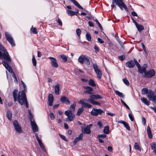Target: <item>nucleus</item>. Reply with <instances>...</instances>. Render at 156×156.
Returning a JSON list of instances; mask_svg holds the SVG:
<instances>
[{
    "label": "nucleus",
    "mask_w": 156,
    "mask_h": 156,
    "mask_svg": "<svg viewBox=\"0 0 156 156\" xmlns=\"http://www.w3.org/2000/svg\"><path fill=\"white\" fill-rule=\"evenodd\" d=\"M134 147L136 150H138L140 151H141V149L138 144L137 143H135L134 144Z\"/></svg>",
    "instance_id": "obj_39"
},
{
    "label": "nucleus",
    "mask_w": 156,
    "mask_h": 156,
    "mask_svg": "<svg viewBox=\"0 0 156 156\" xmlns=\"http://www.w3.org/2000/svg\"><path fill=\"white\" fill-rule=\"evenodd\" d=\"M81 32V30L80 29H77L76 30V33L78 36H80Z\"/></svg>",
    "instance_id": "obj_49"
},
{
    "label": "nucleus",
    "mask_w": 156,
    "mask_h": 156,
    "mask_svg": "<svg viewBox=\"0 0 156 156\" xmlns=\"http://www.w3.org/2000/svg\"><path fill=\"white\" fill-rule=\"evenodd\" d=\"M5 61H2V64L5 68L9 71V73H14L13 72L11 66H9V64H10L11 62V59L10 58V61L9 62L8 60H5Z\"/></svg>",
    "instance_id": "obj_8"
},
{
    "label": "nucleus",
    "mask_w": 156,
    "mask_h": 156,
    "mask_svg": "<svg viewBox=\"0 0 156 156\" xmlns=\"http://www.w3.org/2000/svg\"><path fill=\"white\" fill-rule=\"evenodd\" d=\"M49 58L51 60V66L54 68H58V64L57 59L55 58L52 57H49Z\"/></svg>",
    "instance_id": "obj_13"
},
{
    "label": "nucleus",
    "mask_w": 156,
    "mask_h": 156,
    "mask_svg": "<svg viewBox=\"0 0 156 156\" xmlns=\"http://www.w3.org/2000/svg\"><path fill=\"white\" fill-rule=\"evenodd\" d=\"M141 100L147 106H148L150 104V102L147 98L144 97L141 98Z\"/></svg>",
    "instance_id": "obj_26"
},
{
    "label": "nucleus",
    "mask_w": 156,
    "mask_h": 156,
    "mask_svg": "<svg viewBox=\"0 0 156 156\" xmlns=\"http://www.w3.org/2000/svg\"><path fill=\"white\" fill-rule=\"evenodd\" d=\"M65 115L67 116V118L65 119L66 122L73 121L75 118L74 114L73 113L72 110H67L65 112Z\"/></svg>",
    "instance_id": "obj_4"
},
{
    "label": "nucleus",
    "mask_w": 156,
    "mask_h": 156,
    "mask_svg": "<svg viewBox=\"0 0 156 156\" xmlns=\"http://www.w3.org/2000/svg\"><path fill=\"white\" fill-rule=\"evenodd\" d=\"M78 61L81 64H83L85 62L87 65L90 64L89 58L84 55L80 56L78 59Z\"/></svg>",
    "instance_id": "obj_6"
},
{
    "label": "nucleus",
    "mask_w": 156,
    "mask_h": 156,
    "mask_svg": "<svg viewBox=\"0 0 156 156\" xmlns=\"http://www.w3.org/2000/svg\"><path fill=\"white\" fill-rule=\"evenodd\" d=\"M42 55L41 53L39 51H37V56L38 57H40Z\"/></svg>",
    "instance_id": "obj_64"
},
{
    "label": "nucleus",
    "mask_w": 156,
    "mask_h": 156,
    "mask_svg": "<svg viewBox=\"0 0 156 156\" xmlns=\"http://www.w3.org/2000/svg\"><path fill=\"white\" fill-rule=\"evenodd\" d=\"M67 13L70 16H73L76 15V13H77L78 12V10H77L76 12H74L71 10H67Z\"/></svg>",
    "instance_id": "obj_27"
},
{
    "label": "nucleus",
    "mask_w": 156,
    "mask_h": 156,
    "mask_svg": "<svg viewBox=\"0 0 156 156\" xmlns=\"http://www.w3.org/2000/svg\"><path fill=\"white\" fill-rule=\"evenodd\" d=\"M12 76L14 78V81L15 82H16V83H17V82H18L17 79L16 78V77L14 73H13L12 75Z\"/></svg>",
    "instance_id": "obj_54"
},
{
    "label": "nucleus",
    "mask_w": 156,
    "mask_h": 156,
    "mask_svg": "<svg viewBox=\"0 0 156 156\" xmlns=\"http://www.w3.org/2000/svg\"><path fill=\"white\" fill-rule=\"evenodd\" d=\"M13 124L16 131L18 132H20L22 131L21 128L16 120L13 122Z\"/></svg>",
    "instance_id": "obj_14"
},
{
    "label": "nucleus",
    "mask_w": 156,
    "mask_h": 156,
    "mask_svg": "<svg viewBox=\"0 0 156 156\" xmlns=\"http://www.w3.org/2000/svg\"><path fill=\"white\" fill-rule=\"evenodd\" d=\"M88 24L89 26L90 27H93L94 26L93 23L91 21H89L88 22Z\"/></svg>",
    "instance_id": "obj_61"
},
{
    "label": "nucleus",
    "mask_w": 156,
    "mask_h": 156,
    "mask_svg": "<svg viewBox=\"0 0 156 156\" xmlns=\"http://www.w3.org/2000/svg\"><path fill=\"white\" fill-rule=\"evenodd\" d=\"M132 15L134 16H137V15L136 13L134 11H133L131 12Z\"/></svg>",
    "instance_id": "obj_60"
},
{
    "label": "nucleus",
    "mask_w": 156,
    "mask_h": 156,
    "mask_svg": "<svg viewBox=\"0 0 156 156\" xmlns=\"http://www.w3.org/2000/svg\"><path fill=\"white\" fill-rule=\"evenodd\" d=\"M142 123L144 125H145L146 123V120L145 118L142 117Z\"/></svg>",
    "instance_id": "obj_58"
},
{
    "label": "nucleus",
    "mask_w": 156,
    "mask_h": 156,
    "mask_svg": "<svg viewBox=\"0 0 156 156\" xmlns=\"http://www.w3.org/2000/svg\"><path fill=\"white\" fill-rule=\"evenodd\" d=\"M49 116H50V118L52 120H54L55 118V116L53 113H51L49 114Z\"/></svg>",
    "instance_id": "obj_51"
},
{
    "label": "nucleus",
    "mask_w": 156,
    "mask_h": 156,
    "mask_svg": "<svg viewBox=\"0 0 156 156\" xmlns=\"http://www.w3.org/2000/svg\"><path fill=\"white\" fill-rule=\"evenodd\" d=\"M133 60V61L131 60L126 62L125 63L126 66L129 68H133L135 66V65L134 59Z\"/></svg>",
    "instance_id": "obj_15"
},
{
    "label": "nucleus",
    "mask_w": 156,
    "mask_h": 156,
    "mask_svg": "<svg viewBox=\"0 0 156 156\" xmlns=\"http://www.w3.org/2000/svg\"><path fill=\"white\" fill-rule=\"evenodd\" d=\"M103 112V111L101 109L94 108L91 112V114L92 115L97 116L101 115Z\"/></svg>",
    "instance_id": "obj_11"
},
{
    "label": "nucleus",
    "mask_w": 156,
    "mask_h": 156,
    "mask_svg": "<svg viewBox=\"0 0 156 156\" xmlns=\"http://www.w3.org/2000/svg\"><path fill=\"white\" fill-rule=\"evenodd\" d=\"M12 112L10 111H8L6 113V117L9 120H11L12 117Z\"/></svg>",
    "instance_id": "obj_30"
},
{
    "label": "nucleus",
    "mask_w": 156,
    "mask_h": 156,
    "mask_svg": "<svg viewBox=\"0 0 156 156\" xmlns=\"http://www.w3.org/2000/svg\"><path fill=\"white\" fill-rule=\"evenodd\" d=\"M59 135L61 138L65 141H67V138L64 136L61 135L60 134H59Z\"/></svg>",
    "instance_id": "obj_52"
},
{
    "label": "nucleus",
    "mask_w": 156,
    "mask_h": 156,
    "mask_svg": "<svg viewBox=\"0 0 156 156\" xmlns=\"http://www.w3.org/2000/svg\"><path fill=\"white\" fill-rule=\"evenodd\" d=\"M84 110L83 107H81L78 110L76 115L78 116H80V114L83 112Z\"/></svg>",
    "instance_id": "obj_34"
},
{
    "label": "nucleus",
    "mask_w": 156,
    "mask_h": 156,
    "mask_svg": "<svg viewBox=\"0 0 156 156\" xmlns=\"http://www.w3.org/2000/svg\"><path fill=\"white\" fill-rule=\"evenodd\" d=\"M32 62V63H33V65L34 66H36V64H37V62H36V59L35 58L34 55L33 56Z\"/></svg>",
    "instance_id": "obj_42"
},
{
    "label": "nucleus",
    "mask_w": 156,
    "mask_h": 156,
    "mask_svg": "<svg viewBox=\"0 0 156 156\" xmlns=\"http://www.w3.org/2000/svg\"><path fill=\"white\" fill-rule=\"evenodd\" d=\"M31 30L32 32L34 34H37V29L34 27H33L31 28Z\"/></svg>",
    "instance_id": "obj_48"
},
{
    "label": "nucleus",
    "mask_w": 156,
    "mask_h": 156,
    "mask_svg": "<svg viewBox=\"0 0 156 156\" xmlns=\"http://www.w3.org/2000/svg\"><path fill=\"white\" fill-rule=\"evenodd\" d=\"M150 145L153 152L156 155V143L153 142Z\"/></svg>",
    "instance_id": "obj_20"
},
{
    "label": "nucleus",
    "mask_w": 156,
    "mask_h": 156,
    "mask_svg": "<svg viewBox=\"0 0 156 156\" xmlns=\"http://www.w3.org/2000/svg\"><path fill=\"white\" fill-rule=\"evenodd\" d=\"M83 87L84 89L87 90L84 92V93L89 94H91V92L93 90V89L92 87L88 86H84Z\"/></svg>",
    "instance_id": "obj_17"
},
{
    "label": "nucleus",
    "mask_w": 156,
    "mask_h": 156,
    "mask_svg": "<svg viewBox=\"0 0 156 156\" xmlns=\"http://www.w3.org/2000/svg\"><path fill=\"white\" fill-rule=\"evenodd\" d=\"M55 94L57 95L59 94V91L60 90V84L59 83L56 84L55 87Z\"/></svg>",
    "instance_id": "obj_24"
},
{
    "label": "nucleus",
    "mask_w": 156,
    "mask_h": 156,
    "mask_svg": "<svg viewBox=\"0 0 156 156\" xmlns=\"http://www.w3.org/2000/svg\"><path fill=\"white\" fill-rule=\"evenodd\" d=\"M88 101L89 102L94 105H100V103L96 101H94V100H92L91 99H89L88 100Z\"/></svg>",
    "instance_id": "obj_28"
},
{
    "label": "nucleus",
    "mask_w": 156,
    "mask_h": 156,
    "mask_svg": "<svg viewBox=\"0 0 156 156\" xmlns=\"http://www.w3.org/2000/svg\"><path fill=\"white\" fill-rule=\"evenodd\" d=\"M147 133L148 136V137L151 139L152 138V135L151 133V131L149 125L147 127Z\"/></svg>",
    "instance_id": "obj_23"
},
{
    "label": "nucleus",
    "mask_w": 156,
    "mask_h": 156,
    "mask_svg": "<svg viewBox=\"0 0 156 156\" xmlns=\"http://www.w3.org/2000/svg\"><path fill=\"white\" fill-rule=\"evenodd\" d=\"M103 132L105 134H108L109 132V128L108 126H105L104 127Z\"/></svg>",
    "instance_id": "obj_33"
},
{
    "label": "nucleus",
    "mask_w": 156,
    "mask_h": 156,
    "mask_svg": "<svg viewBox=\"0 0 156 156\" xmlns=\"http://www.w3.org/2000/svg\"><path fill=\"white\" fill-rule=\"evenodd\" d=\"M141 45H142V46L143 48V49L144 51V52H145V53L146 54V55H147V51H146V47L145 46V45H144V43H141Z\"/></svg>",
    "instance_id": "obj_47"
},
{
    "label": "nucleus",
    "mask_w": 156,
    "mask_h": 156,
    "mask_svg": "<svg viewBox=\"0 0 156 156\" xmlns=\"http://www.w3.org/2000/svg\"><path fill=\"white\" fill-rule=\"evenodd\" d=\"M106 136V135L104 134H99L97 137L98 138H105Z\"/></svg>",
    "instance_id": "obj_45"
},
{
    "label": "nucleus",
    "mask_w": 156,
    "mask_h": 156,
    "mask_svg": "<svg viewBox=\"0 0 156 156\" xmlns=\"http://www.w3.org/2000/svg\"><path fill=\"white\" fill-rule=\"evenodd\" d=\"M60 101L62 103L67 105H69L70 102L68 98L65 96H62L60 98Z\"/></svg>",
    "instance_id": "obj_16"
},
{
    "label": "nucleus",
    "mask_w": 156,
    "mask_h": 156,
    "mask_svg": "<svg viewBox=\"0 0 156 156\" xmlns=\"http://www.w3.org/2000/svg\"><path fill=\"white\" fill-rule=\"evenodd\" d=\"M29 113L30 115V123L35 122L34 120L33 119V117L30 111L29 110Z\"/></svg>",
    "instance_id": "obj_37"
},
{
    "label": "nucleus",
    "mask_w": 156,
    "mask_h": 156,
    "mask_svg": "<svg viewBox=\"0 0 156 156\" xmlns=\"http://www.w3.org/2000/svg\"><path fill=\"white\" fill-rule=\"evenodd\" d=\"M39 145H40V147H41V148L42 149V150H44L45 152L46 149H45V147L44 146L43 144V143H42L40 144H39Z\"/></svg>",
    "instance_id": "obj_56"
},
{
    "label": "nucleus",
    "mask_w": 156,
    "mask_h": 156,
    "mask_svg": "<svg viewBox=\"0 0 156 156\" xmlns=\"http://www.w3.org/2000/svg\"><path fill=\"white\" fill-rule=\"evenodd\" d=\"M83 136V134L82 133H81L78 137H76L73 141L74 145H75L77 142L82 140V139Z\"/></svg>",
    "instance_id": "obj_22"
},
{
    "label": "nucleus",
    "mask_w": 156,
    "mask_h": 156,
    "mask_svg": "<svg viewBox=\"0 0 156 156\" xmlns=\"http://www.w3.org/2000/svg\"><path fill=\"white\" fill-rule=\"evenodd\" d=\"M128 115H129V117L130 119V120L132 121H133L134 120V118L132 113H130Z\"/></svg>",
    "instance_id": "obj_50"
},
{
    "label": "nucleus",
    "mask_w": 156,
    "mask_h": 156,
    "mask_svg": "<svg viewBox=\"0 0 156 156\" xmlns=\"http://www.w3.org/2000/svg\"><path fill=\"white\" fill-rule=\"evenodd\" d=\"M76 105V104L75 102H74L72 105H71L70 107V110H72V112H73L75 111Z\"/></svg>",
    "instance_id": "obj_36"
},
{
    "label": "nucleus",
    "mask_w": 156,
    "mask_h": 156,
    "mask_svg": "<svg viewBox=\"0 0 156 156\" xmlns=\"http://www.w3.org/2000/svg\"><path fill=\"white\" fill-rule=\"evenodd\" d=\"M32 129L34 132H36L38 131V126L35 122L30 123Z\"/></svg>",
    "instance_id": "obj_19"
},
{
    "label": "nucleus",
    "mask_w": 156,
    "mask_h": 156,
    "mask_svg": "<svg viewBox=\"0 0 156 156\" xmlns=\"http://www.w3.org/2000/svg\"><path fill=\"white\" fill-rule=\"evenodd\" d=\"M18 91L17 89H15L13 92V96L14 101H16L18 100V102L21 105H23L25 104L26 107L27 108H28V104L27 101L25 91L23 90L22 91H20L19 92L18 97H17V94L18 92Z\"/></svg>",
    "instance_id": "obj_2"
},
{
    "label": "nucleus",
    "mask_w": 156,
    "mask_h": 156,
    "mask_svg": "<svg viewBox=\"0 0 156 156\" xmlns=\"http://www.w3.org/2000/svg\"><path fill=\"white\" fill-rule=\"evenodd\" d=\"M108 150L109 151H112V147L109 146L107 148Z\"/></svg>",
    "instance_id": "obj_63"
},
{
    "label": "nucleus",
    "mask_w": 156,
    "mask_h": 156,
    "mask_svg": "<svg viewBox=\"0 0 156 156\" xmlns=\"http://www.w3.org/2000/svg\"><path fill=\"white\" fill-rule=\"evenodd\" d=\"M98 41L101 44H103L104 43V41L100 38H98Z\"/></svg>",
    "instance_id": "obj_59"
},
{
    "label": "nucleus",
    "mask_w": 156,
    "mask_h": 156,
    "mask_svg": "<svg viewBox=\"0 0 156 156\" xmlns=\"http://www.w3.org/2000/svg\"><path fill=\"white\" fill-rule=\"evenodd\" d=\"M115 93L119 97H122V98L124 97V95L122 93L120 92L118 90H115Z\"/></svg>",
    "instance_id": "obj_40"
},
{
    "label": "nucleus",
    "mask_w": 156,
    "mask_h": 156,
    "mask_svg": "<svg viewBox=\"0 0 156 156\" xmlns=\"http://www.w3.org/2000/svg\"><path fill=\"white\" fill-rule=\"evenodd\" d=\"M87 101V99H81L79 101L78 103L80 104H82L83 105V106L84 105V104L86 103H85V102Z\"/></svg>",
    "instance_id": "obj_38"
},
{
    "label": "nucleus",
    "mask_w": 156,
    "mask_h": 156,
    "mask_svg": "<svg viewBox=\"0 0 156 156\" xmlns=\"http://www.w3.org/2000/svg\"><path fill=\"white\" fill-rule=\"evenodd\" d=\"M92 126V124H89L86 127L84 128L82 127V133L83 134L87 133L89 134L90 133L91 131L90 128Z\"/></svg>",
    "instance_id": "obj_12"
},
{
    "label": "nucleus",
    "mask_w": 156,
    "mask_h": 156,
    "mask_svg": "<svg viewBox=\"0 0 156 156\" xmlns=\"http://www.w3.org/2000/svg\"><path fill=\"white\" fill-rule=\"evenodd\" d=\"M57 22L61 26H62V23L61 21V20L59 19H58L57 20Z\"/></svg>",
    "instance_id": "obj_62"
},
{
    "label": "nucleus",
    "mask_w": 156,
    "mask_h": 156,
    "mask_svg": "<svg viewBox=\"0 0 156 156\" xmlns=\"http://www.w3.org/2000/svg\"><path fill=\"white\" fill-rule=\"evenodd\" d=\"M122 80L123 83L127 86H129V83L126 78L123 79Z\"/></svg>",
    "instance_id": "obj_43"
},
{
    "label": "nucleus",
    "mask_w": 156,
    "mask_h": 156,
    "mask_svg": "<svg viewBox=\"0 0 156 156\" xmlns=\"http://www.w3.org/2000/svg\"><path fill=\"white\" fill-rule=\"evenodd\" d=\"M95 21L96 22V23H97L98 25L100 28L101 30H102L103 29V28L101 25V24L99 23V22L97 20H95Z\"/></svg>",
    "instance_id": "obj_53"
},
{
    "label": "nucleus",
    "mask_w": 156,
    "mask_h": 156,
    "mask_svg": "<svg viewBox=\"0 0 156 156\" xmlns=\"http://www.w3.org/2000/svg\"><path fill=\"white\" fill-rule=\"evenodd\" d=\"M101 99L102 98L99 95H92L90 96V98L92 100H97L98 99Z\"/></svg>",
    "instance_id": "obj_25"
},
{
    "label": "nucleus",
    "mask_w": 156,
    "mask_h": 156,
    "mask_svg": "<svg viewBox=\"0 0 156 156\" xmlns=\"http://www.w3.org/2000/svg\"><path fill=\"white\" fill-rule=\"evenodd\" d=\"M93 68L97 75L98 78L99 79H100L102 77V73L96 64H94Z\"/></svg>",
    "instance_id": "obj_9"
},
{
    "label": "nucleus",
    "mask_w": 156,
    "mask_h": 156,
    "mask_svg": "<svg viewBox=\"0 0 156 156\" xmlns=\"http://www.w3.org/2000/svg\"><path fill=\"white\" fill-rule=\"evenodd\" d=\"M148 91V89L147 88H144L141 90L142 93L143 94H147Z\"/></svg>",
    "instance_id": "obj_35"
},
{
    "label": "nucleus",
    "mask_w": 156,
    "mask_h": 156,
    "mask_svg": "<svg viewBox=\"0 0 156 156\" xmlns=\"http://www.w3.org/2000/svg\"><path fill=\"white\" fill-rule=\"evenodd\" d=\"M118 58L121 61H123L125 59V57L124 55H122L119 56Z\"/></svg>",
    "instance_id": "obj_57"
},
{
    "label": "nucleus",
    "mask_w": 156,
    "mask_h": 156,
    "mask_svg": "<svg viewBox=\"0 0 156 156\" xmlns=\"http://www.w3.org/2000/svg\"><path fill=\"white\" fill-rule=\"evenodd\" d=\"M83 107H87L88 108H91L92 105L90 104L86 103L84 104V105Z\"/></svg>",
    "instance_id": "obj_46"
},
{
    "label": "nucleus",
    "mask_w": 156,
    "mask_h": 156,
    "mask_svg": "<svg viewBox=\"0 0 156 156\" xmlns=\"http://www.w3.org/2000/svg\"><path fill=\"white\" fill-rule=\"evenodd\" d=\"M121 101L122 102V104L127 108L128 109H129L130 108H129V107L128 106V105H126V104L123 101V100H121Z\"/></svg>",
    "instance_id": "obj_55"
},
{
    "label": "nucleus",
    "mask_w": 156,
    "mask_h": 156,
    "mask_svg": "<svg viewBox=\"0 0 156 156\" xmlns=\"http://www.w3.org/2000/svg\"><path fill=\"white\" fill-rule=\"evenodd\" d=\"M123 0H112V4L111 5V7L114 8L115 10L116 9V5H115V3L122 10H123V8L127 11H128V10L127 6L123 2Z\"/></svg>",
    "instance_id": "obj_3"
},
{
    "label": "nucleus",
    "mask_w": 156,
    "mask_h": 156,
    "mask_svg": "<svg viewBox=\"0 0 156 156\" xmlns=\"http://www.w3.org/2000/svg\"><path fill=\"white\" fill-rule=\"evenodd\" d=\"M54 101V98L51 94H50L48 96V102L50 106H52Z\"/></svg>",
    "instance_id": "obj_18"
},
{
    "label": "nucleus",
    "mask_w": 156,
    "mask_h": 156,
    "mask_svg": "<svg viewBox=\"0 0 156 156\" xmlns=\"http://www.w3.org/2000/svg\"><path fill=\"white\" fill-rule=\"evenodd\" d=\"M5 37L8 41L12 46H14L15 45V44L14 43L13 39L11 35L7 32L5 33Z\"/></svg>",
    "instance_id": "obj_10"
},
{
    "label": "nucleus",
    "mask_w": 156,
    "mask_h": 156,
    "mask_svg": "<svg viewBox=\"0 0 156 156\" xmlns=\"http://www.w3.org/2000/svg\"><path fill=\"white\" fill-rule=\"evenodd\" d=\"M72 2L78 8L81 9H83V7L75 0H69Z\"/></svg>",
    "instance_id": "obj_29"
},
{
    "label": "nucleus",
    "mask_w": 156,
    "mask_h": 156,
    "mask_svg": "<svg viewBox=\"0 0 156 156\" xmlns=\"http://www.w3.org/2000/svg\"><path fill=\"white\" fill-rule=\"evenodd\" d=\"M0 49L3 51V58L5 60H8L9 62L10 61V58L7 51L5 49L4 47L0 43Z\"/></svg>",
    "instance_id": "obj_7"
},
{
    "label": "nucleus",
    "mask_w": 156,
    "mask_h": 156,
    "mask_svg": "<svg viewBox=\"0 0 156 156\" xmlns=\"http://www.w3.org/2000/svg\"><path fill=\"white\" fill-rule=\"evenodd\" d=\"M60 57L63 59L64 62H66L67 60V57L64 55H60Z\"/></svg>",
    "instance_id": "obj_41"
},
{
    "label": "nucleus",
    "mask_w": 156,
    "mask_h": 156,
    "mask_svg": "<svg viewBox=\"0 0 156 156\" xmlns=\"http://www.w3.org/2000/svg\"><path fill=\"white\" fill-rule=\"evenodd\" d=\"M136 26L138 30L140 32L144 29V26L142 25H138L137 23Z\"/></svg>",
    "instance_id": "obj_31"
},
{
    "label": "nucleus",
    "mask_w": 156,
    "mask_h": 156,
    "mask_svg": "<svg viewBox=\"0 0 156 156\" xmlns=\"http://www.w3.org/2000/svg\"><path fill=\"white\" fill-rule=\"evenodd\" d=\"M88 84L89 85L92 87H95L96 86L95 83L94 82V81L91 79H90L89 80Z\"/></svg>",
    "instance_id": "obj_32"
},
{
    "label": "nucleus",
    "mask_w": 156,
    "mask_h": 156,
    "mask_svg": "<svg viewBox=\"0 0 156 156\" xmlns=\"http://www.w3.org/2000/svg\"><path fill=\"white\" fill-rule=\"evenodd\" d=\"M147 97L149 100H151L154 102L156 103V88L154 92L150 90L147 94Z\"/></svg>",
    "instance_id": "obj_5"
},
{
    "label": "nucleus",
    "mask_w": 156,
    "mask_h": 156,
    "mask_svg": "<svg viewBox=\"0 0 156 156\" xmlns=\"http://www.w3.org/2000/svg\"><path fill=\"white\" fill-rule=\"evenodd\" d=\"M118 122L123 124L126 129L128 130H130V127L126 122L122 120H119L118 121Z\"/></svg>",
    "instance_id": "obj_21"
},
{
    "label": "nucleus",
    "mask_w": 156,
    "mask_h": 156,
    "mask_svg": "<svg viewBox=\"0 0 156 156\" xmlns=\"http://www.w3.org/2000/svg\"><path fill=\"white\" fill-rule=\"evenodd\" d=\"M86 37L88 41H90L91 40V37L90 34L89 33L87 32V33L86 34Z\"/></svg>",
    "instance_id": "obj_44"
},
{
    "label": "nucleus",
    "mask_w": 156,
    "mask_h": 156,
    "mask_svg": "<svg viewBox=\"0 0 156 156\" xmlns=\"http://www.w3.org/2000/svg\"><path fill=\"white\" fill-rule=\"evenodd\" d=\"M134 60L135 65L138 68L139 72L142 75L144 73L143 75L144 77L151 78L155 75V71L154 69H151L148 71H147L146 69L147 67V64H145L143 65V67H141L135 58L134 59Z\"/></svg>",
    "instance_id": "obj_1"
}]
</instances>
